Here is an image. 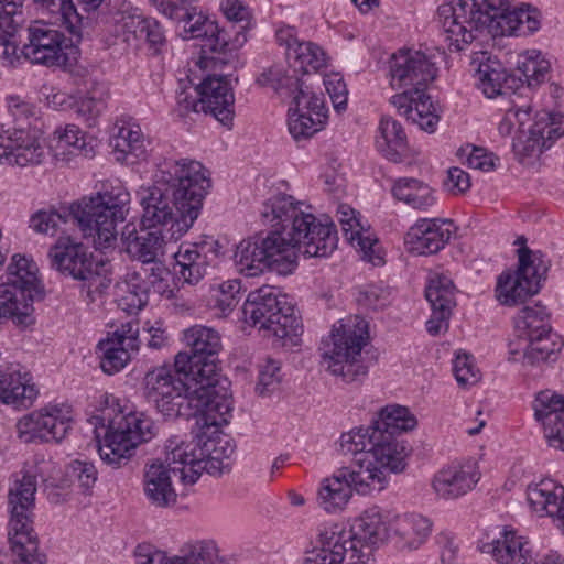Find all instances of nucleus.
<instances>
[{"label":"nucleus","instance_id":"9d476101","mask_svg":"<svg viewBox=\"0 0 564 564\" xmlns=\"http://www.w3.org/2000/svg\"><path fill=\"white\" fill-rule=\"evenodd\" d=\"M35 492V476L24 474L8 494V539L12 552L19 557L15 564H44L46 561L45 554L39 552V539L33 528Z\"/></svg>","mask_w":564,"mask_h":564},{"label":"nucleus","instance_id":"4468645a","mask_svg":"<svg viewBox=\"0 0 564 564\" xmlns=\"http://www.w3.org/2000/svg\"><path fill=\"white\" fill-rule=\"evenodd\" d=\"M47 257L52 269L64 276L84 282L87 296L91 301L96 294H101L108 288L106 279L99 272L101 263L84 243L70 237H61L50 248Z\"/></svg>","mask_w":564,"mask_h":564},{"label":"nucleus","instance_id":"423d86ee","mask_svg":"<svg viewBox=\"0 0 564 564\" xmlns=\"http://www.w3.org/2000/svg\"><path fill=\"white\" fill-rule=\"evenodd\" d=\"M232 406L226 414V422L214 425H203L196 417L198 432L189 442L180 435H173L165 442L169 463H181L180 478L185 485L197 481L203 470L210 475H218L229 466L225 463L235 452L234 445L227 436L220 435V426L228 424Z\"/></svg>","mask_w":564,"mask_h":564},{"label":"nucleus","instance_id":"4be33fe9","mask_svg":"<svg viewBox=\"0 0 564 564\" xmlns=\"http://www.w3.org/2000/svg\"><path fill=\"white\" fill-rule=\"evenodd\" d=\"M29 43L23 45V54L33 64L59 67L67 61L62 44L64 35L45 23L36 22L28 28Z\"/></svg>","mask_w":564,"mask_h":564},{"label":"nucleus","instance_id":"c85d7f7f","mask_svg":"<svg viewBox=\"0 0 564 564\" xmlns=\"http://www.w3.org/2000/svg\"><path fill=\"white\" fill-rule=\"evenodd\" d=\"M387 532L386 522L377 509L365 511L348 530L339 527L343 542H346L350 549L360 550L364 554H367L365 564L370 560L371 546L384 541Z\"/></svg>","mask_w":564,"mask_h":564},{"label":"nucleus","instance_id":"338daca9","mask_svg":"<svg viewBox=\"0 0 564 564\" xmlns=\"http://www.w3.org/2000/svg\"><path fill=\"white\" fill-rule=\"evenodd\" d=\"M241 282L239 280H228L219 285V294L216 299V305L223 313L232 311L241 300Z\"/></svg>","mask_w":564,"mask_h":564},{"label":"nucleus","instance_id":"0eeeda50","mask_svg":"<svg viewBox=\"0 0 564 564\" xmlns=\"http://www.w3.org/2000/svg\"><path fill=\"white\" fill-rule=\"evenodd\" d=\"M186 349L175 356L178 371H189V378L205 384L217 394L218 411L228 413L230 410V381L221 375L219 351L221 341L219 334L209 327L195 325L184 332Z\"/></svg>","mask_w":564,"mask_h":564},{"label":"nucleus","instance_id":"680f3d73","mask_svg":"<svg viewBox=\"0 0 564 564\" xmlns=\"http://www.w3.org/2000/svg\"><path fill=\"white\" fill-rule=\"evenodd\" d=\"M281 379L280 362L268 359L260 369L256 390L260 395H268L279 389Z\"/></svg>","mask_w":564,"mask_h":564},{"label":"nucleus","instance_id":"e2e57ef3","mask_svg":"<svg viewBox=\"0 0 564 564\" xmlns=\"http://www.w3.org/2000/svg\"><path fill=\"white\" fill-rule=\"evenodd\" d=\"M326 91L337 112H341L347 108L348 90L344 78L338 73L328 74L323 79Z\"/></svg>","mask_w":564,"mask_h":564},{"label":"nucleus","instance_id":"79ce46f5","mask_svg":"<svg viewBox=\"0 0 564 564\" xmlns=\"http://www.w3.org/2000/svg\"><path fill=\"white\" fill-rule=\"evenodd\" d=\"M39 9L53 14H59L62 23L69 33L78 40L85 29L89 28L91 20L79 13L70 0H32Z\"/></svg>","mask_w":564,"mask_h":564},{"label":"nucleus","instance_id":"2eb2a0df","mask_svg":"<svg viewBox=\"0 0 564 564\" xmlns=\"http://www.w3.org/2000/svg\"><path fill=\"white\" fill-rule=\"evenodd\" d=\"M518 258L519 267L514 272L505 271L498 276L496 297L503 305H518L535 295L551 265L541 251L525 246L518 250Z\"/></svg>","mask_w":564,"mask_h":564},{"label":"nucleus","instance_id":"f8f14e48","mask_svg":"<svg viewBox=\"0 0 564 564\" xmlns=\"http://www.w3.org/2000/svg\"><path fill=\"white\" fill-rule=\"evenodd\" d=\"M107 420L104 437L97 433L96 438L101 460L113 468L126 465L141 443L150 442L158 434V426L143 412L120 413Z\"/></svg>","mask_w":564,"mask_h":564},{"label":"nucleus","instance_id":"a211bd4d","mask_svg":"<svg viewBox=\"0 0 564 564\" xmlns=\"http://www.w3.org/2000/svg\"><path fill=\"white\" fill-rule=\"evenodd\" d=\"M72 408L66 404L47 405L18 420L17 434L23 443L61 442L72 429Z\"/></svg>","mask_w":564,"mask_h":564},{"label":"nucleus","instance_id":"f03ea898","mask_svg":"<svg viewBox=\"0 0 564 564\" xmlns=\"http://www.w3.org/2000/svg\"><path fill=\"white\" fill-rule=\"evenodd\" d=\"M209 188L210 178L200 162L163 159L153 183L137 192L142 226L167 230L170 238L177 240L197 219Z\"/></svg>","mask_w":564,"mask_h":564},{"label":"nucleus","instance_id":"72a5a7b5","mask_svg":"<svg viewBox=\"0 0 564 564\" xmlns=\"http://www.w3.org/2000/svg\"><path fill=\"white\" fill-rule=\"evenodd\" d=\"M339 223L346 239L362 253V259L376 267L383 264V258L376 251L377 239L365 229L356 210L348 205H339L337 208Z\"/></svg>","mask_w":564,"mask_h":564},{"label":"nucleus","instance_id":"a18cd8bd","mask_svg":"<svg viewBox=\"0 0 564 564\" xmlns=\"http://www.w3.org/2000/svg\"><path fill=\"white\" fill-rule=\"evenodd\" d=\"M300 75L301 73H294V68L284 69L282 66H274L263 72L257 78V83L261 86H270L281 96L293 97L304 85Z\"/></svg>","mask_w":564,"mask_h":564},{"label":"nucleus","instance_id":"6e6552de","mask_svg":"<svg viewBox=\"0 0 564 564\" xmlns=\"http://www.w3.org/2000/svg\"><path fill=\"white\" fill-rule=\"evenodd\" d=\"M130 194L122 186L84 197L69 206V215L85 236H91L97 249L109 248L117 240V225L130 210Z\"/></svg>","mask_w":564,"mask_h":564},{"label":"nucleus","instance_id":"dca6fc26","mask_svg":"<svg viewBox=\"0 0 564 564\" xmlns=\"http://www.w3.org/2000/svg\"><path fill=\"white\" fill-rule=\"evenodd\" d=\"M37 278L32 261L14 254L8 267L7 279L0 283V323L12 319L26 324L33 310Z\"/></svg>","mask_w":564,"mask_h":564},{"label":"nucleus","instance_id":"f704fd0d","mask_svg":"<svg viewBox=\"0 0 564 564\" xmlns=\"http://www.w3.org/2000/svg\"><path fill=\"white\" fill-rule=\"evenodd\" d=\"M397 546L402 551L417 550L425 543L432 531V522L429 518L406 513L398 516L390 525Z\"/></svg>","mask_w":564,"mask_h":564},{"label":"nucleus","instance_id":"f3484780","mask_svg":"<svg viewBox=\"0 0 564 564\" xmlns=\"http://www.w3.org/2000/svg\"><path fill=\"white\" fill-rule=\"evenodd\" d=\"M549 319L545 307L540 304L523 307L514 318L518 337L525 341L523 364L536 366L556 359L563 343L552 333Z\"/></svg>","mask_w":564,"mask_h":564},{"label":"nucleus","instance_id":"ddd939ff","mask_svg":"<svg viewBox=\"0 0 564 564\" xmlns=\"http://www.w3.org/2000/svg\"><path fill=\"white\" fill-rule=\"evenodd\" d=\"M368 338V324L365 319H359L354 326H334L329 337L323 340V365L345 382L359 381L368 372V368L360 361Z\"/></svg>","mask_w":564,"mask_h":564},{"label":"nucleus","instance_id":"6ab92c4d","mask_svg":"<svg viewBox=\"0 0 564 564\" xmlns=\"http://www.w3.org/2000/svg\"><path fill=\"white\" fill-rule=\"evenodd\" d=\"M391 85L394 88H413V93L426 89L436 78L435 63L423 52L401 48L389 61Z\"/></svg>","mask_w":564,"mask_h":564},{"label":"nucleus","instance_id":"20e7f679","mask_svg":"<svg viewBox=\"0 0 564 564\" xmlns=\"http://www.w3.org/2000/svg\"><path fill=\"white\" fill-rule=\"evenodd\" d=\"M143 397L159 413L172 420L198 417L203 425L226 422V414L218 411L217 394L205 384L189 378V371H178L173 366L149 370L142 380Z\"/></svg>","mask_w":564,"mask_h":564},{"label":"nucleus","instance_id":"052dcab7","mask_svg":"<svg viewBox=\"0 0 564 564\" xmlns=\"http://www.w3.org/2000/svg\"><path fill=\"white\" fill-rule=\"evenodd\" d=\"M7 101L9 112L17 124L14 129L31 130V121L36 119L35 106L19 96H9Z\"/></svg>","mask_w":564,"mask_h":564},{"label":"nucleus","instance_id":"cd10ccee","mask_svg":"<svg viewBox=\"0 0 564 564\" xmlns=\"http://www.w3.org/2000/svg\"><path fill=\"white\" fill-rule=\"evenodd\" d=\"M36 130L13 129L8 135H0V164L26 166L40 164L44 159Z\"/></svg>","mask_w":564,"mask_h":564},{"label":"nucleus","instance_id":"4c0bfd02","mask_svg":"<svg viewBox=\"0 0 564 564\" xmlns=\"http://www.w3.org/2000/svg\"><path fill=\"white\" fill-rule=\"evenodd\" d=\"M212 250L213 245L207 242L180 247L175 260L180 267V278L185 283L195 285L203 280L210 267L207 252Z\"/></svg>","mask_w":564,"mask_h":564},{"label":"nucleus","instance_id":"864d4df0","mask_svg":"<svg viewBox=\"0 0 564 564\" xmlns=\"http://www.w3.org/2000/svg\"><path fill=\"white\" fill-rule=\"evenodd\" d=\"M530 128L531 134L542 141V147L550 149L564 134V119L550 112H540Z\"/></svg>","mask_w":564,"mask_h":564},{"label":"nucleus","instance_id":"a19ab883","mask_svg":"<svg viewBox=\"0 0 564 564\" xmlns=\"http://www.w3.org/2000/svg\"><path fill=\"white\" fill-rule=\"evenodd\" d=\"M392 194L395 199L404 202L412 208L423 212L429 210L437 203L434 189L427 184L412 177L397 180L392 187Z\"/></svg>","mask_w":564,"mask_h":564},{"label":"nucleus","instance_id":"49530a36","mask_svg":"<svg viewBox=\"0 0 564 564\" xmlns=\"http://www.w3.org/2000/svg\"><path fill=\"white\" fill-rule=\"evenodd\" d=\"M510 104L498 126L499 133L503 137L510 135L513 131L524 133V126L531 121V102L522 99V93H512Z\"/></svg>","mask_w":564,"mask_h":564},{"label":"nucleus","instance_id":"8fccbe9b","mask_svg":"<svg viewBox=\"0 0 564 564\" xmlns=\"http://www.w3.org/2000/svg\"><path fill=\"white\" fill-rule=\"evenodd\" d=\"M456 288L453 281L444 274H435L431 278L426 289L425 297L431 308L449 311L456 305L455 301Z\"/></svg>","mask_w":564,"mask_h":564},{"label":"nucleus","instance_id":"2f4dec72","mask_svg":"<svg viewBox=\"0 0 564 564\" xmlns=\"http://www.w3.org/2000/svg\"><path fill=\"white\" fill-rule=\"evenodd\" d=\"M480 479V473L474 463L451 466L440 470L432 486L436 495L445 500L457 499L469 492Z\"/></svg>","mask_w":564,"mask_h":564},{"label":"nucleus","instance_id":"f257e3e1","mask_svg":"<svg viewBox=\"0 0 564 564\" xmlns=\"http://www.w3.org/2000/svg\"><path fill=\"white\" fill-rule=\"evenodd\" d=\"M260 215L272 229L242 239L234 253L237 270L246 276H257L264 270L290 274L297 267L300 253L326 258L337 248L335 224L323 223L312 213V206L292 195L271 196L262 204Z\"/></svg>","mask_w":564,"mask_h":564},{"label":"nucleus","instance_id":"5fc2aeb1","mask_svg":"<svg viewBox=\"0 0 564 564\" xmlns=\"http://www.w3.org/2000/svg\"><path fill=\"white\" fill-rule=\"evenodd\" d=\"M326 118L327 115L323 112H316V115L289 112V131L295 140L310 138L323 128Z\"/></svg>","mask_w":564,"mask_h":564},{"label":"nucleus","instance_id":"e433bc0d","mask_svg":"<svg viewBox=\"0 0 564 564\" xmlns=\"http://www.w3.org/2000/svg\"><path fill=\"white\" fill-rule=\"evenodd\" d=\"M37 391L30 384L28 372L10 367L0 371V401L14 408H28L36 398Z\"/></svg>","mask_w":564,"mask_h":564},{"label":"nucleus","instance_id":"58836bf2","mask_svg":"<svg viewBox=\"0 0 564 564\" xmlns=\"http://www.w3.org/2000/svg\"><path fill=\"white\" fill-rule=\"evenodd\" d=\"M121 30L126 35L124 41L130 37L145 41L154 52H159L165 42L164 32L161 24L153 18H145L140 13L133 12L122 15L120 22Z\"/></svg>","mask_w":564,"mask_h":564},{"label":"nucleus","instance_id":"5701e85b","mask_svg":"<svg viewBox=\"0 0 564 564\" xmlns=\"http://www.w3.org/2000/svg\"><path fill=\"white\" fill-rule=\"evenodd\" d=\"M362 551L350 549L343 542L339 527L334 525L321 531L315 544L305 553L303 564H365Z\"/></svg>","mask_w":564,"mask_h":564},{"label":"nucleus","instance_id":"c756f323","mask_svg":"<svg viewBox=\"0 0 564 564\" xmlns=\"http://www.w3.org/2000/svg\"><path fill=\"white\" fill-rule=\"evenodd\" d=\"M534 416L544 429L550 446L564 451V397L555 391H540L533 401Z\"/></svg>","mask_w":564,"mask_h":564},{"label":"nucleus","instance_id":"7c9ffc66","mask_svg":"<svg viewBox=\"0 0 564 564\" xmlns=\"http://www.w3.org/2000/svg\"><path fill=\"white\" fill-rule=\"evenodd\" d=\"M121 239L126 251L142 263L154 262L163 253L166 240H172L167 230L144 226L138 230L133 224L123 227Z\"/></svg>","mask_w":564,"mask_h":564},{"label":"nucleus","instance_id":"9b49d317","mask_svg":"<svg viewBox=\"0 0 564 564\" xmlns=\"http://www.w3.org/2000/svg\"><path fill=\"white\" fill-rule=\"evenodd\" d=\"M352 455V465L337 469L330 477L323 479L318 489V505L327 512L341 510L352 496L381 491L387 486V475L376 465L368 466L367 458L359 452Z\"/></svg>","mask_w":564,"mask_h":564},{"label":"nucleus","instance_id":"13d9d810","mask_svg":"<svg viewBox=\"0 0 564 564\" xmlns=\"http://www.w3.org/2000/svg\"><path fill=\"white\" fill-rule=\"evenodd\" d=\"M64 223L66 217L55 209H41L30 217L29 227L37 234L54 236Z\"/></svg>","mask_w":564,"mask_h":564},{"label":"nucleus","instance_id":"4d7b16f0","mask_svg":"<svg viewBox=\"0 0 564 564\" xmlns=\"http://www.w3.org/2000/svg\"><path fill=\"white\" fill-rule=\"evenodd\" d=\"M289 112L312 113L323 112L327 115L323 97L312 93L307 86H304L292 97Z\"/></svg>","mask_w":564,"mask_h":564},{"label":"nucleus","instance_id":"ea45409f","mask_svg":"<svg viewBox=\"0 0 564 564\" xmlns=\"http://www.w3.org/2000/svg\"><path fill=\"white\" fill-rule=\"evenodd\" d=\"M149 282L141 272L128 273L126 279L117 284L118 306L128 314H137L149 301Z\"/></svg>","mask_w":564,"mask_h":564},{"label":"nucleus","instance_id":"c9c22d12","mask_svg":"<svg viewBox=\"0 0 564 564\" xmlns=\"http://www.w3.org/2000/svg\"><path fill=\"white\" fill-rule=\"evenodd\" d=\"M528 542L517 536L513 531L503 529L500 538L484 543L481 551L491 554L501 564H536L531 551L527 547Z\"/></svg>","mask_w":564,"mask_h":564},{"label":"nucleus","instance_id":"69168bd1","mask_svg":"<svg viewBox=\"0 0 564 564\" xmlns=\"http://www.w3.org/2000/svg\"><path fill=\"white\" fill-rule=\"evenodd\" d=\"M67 475L77 480L84 491H89L98 479L95 465L86 460H74L67 467Z\"/></svg>","mask_w":564,"mask_h":564},{"label":"nucleus","instance_id":"412c9836","mask_svg":"<svg viewBox=\"0 0 564 564\" xmlns=\"http://www.w3.org/2000/svg\"><path fill=\"white\" fill-rule=\"evenodd\" d=\"M184 39H203V50L225 53L240 47L246 41V25L231 24L230 29L219 28L216 21L205 14L198 15L188 26H184Z\"/></svg>","mask_w":564,"mask_h":564},{"label":"nucleus","instance_id":"39448f33","mask_svg":"<svg viewBox=\"0 0 564 564\" xmlns=\"http://www.w3.org/2000/svg\"><path fill=\"white\" fill-rule=\"evenodd\" d=\"M416 425L417 420L408 408L387 405L367 429L359 427L344 433L340 451L344 455L359 452L367 458L368 466L373 464L386 475L400 474L406 468L410 449L399 436L414 430Z\"/></svg>","mask_w":564,"mask_h":564},{"label":"nucleus","instance_id":"1a4fd4ad","mask_svg":"<svg viewBox=\"0 0 564 564\" xmlns=\"http://www.w3.org/2000/svg\"><path fill=\"white\" fill-rule=\"evenodd\" d=\"M242 314L247 323L271 333L283 346L299 345L302 323L288 296L274 286L263 285L250 292Z\"/></svg>","mask_w":564,"mask_h":564},{"label":"nucleus","instance_id":"7ed1b4c3","mask_svg":"<svg viewBox=\"0 0 564 564\" xmlns=\"http://www.w3.org/2000/svg\"><path fill=\"white\" fill-rule=\"evenodd\" d=\"M437 17L448 48L455 51L471 43L477 31L492 36L516 34L521 30L522 18L529 32L540 28L535 9L511 7L508 0H449L438 7Z\"/></svg>","mask_w":564,"mask_h":564},{"label":"nucleus","instance_id":"473e14b6","mask_svg":"<svg viewBox=\"0 0 564 564\" xmlns=\"http://www.w3.org/2000/svg\"><path fill=\"white\" fill-rule=\"evenodd\" d=\"M527 499L533 511L541 516L546 514L558 522L564 532V487L554 481L544 479L531 484L527 489Z\"/></svg>","mask_w":564,"mask_h":564},{"label":"nucleus","instance_id":"de8ad7c7","mask_svg":"<svg viewBox=\"0 0 564 564\" xmlns=\"http://www.w3.org/2000/svg\"><path fill=\"white\" fill-rule=\"evenodd\" d=\"M115 150L122 154V160L134 164L138 160L145 159L147 144L139 126L122 127L116 139ZM118 160H121L118 156Z\"/></svg>","mask_w":564,"mask_h":564},{"label":"nucleus","instance_id":"a878e982","mask_svg":"<svg viewBox=\"0 0 564 564\" xmlns=\"http://www.w3.org/2000/svg\"><path fill=\"white\" fill-rule=\"evenodd\" d=\"M167 453V449L165 448ZM181 463L155 460L145 466L143 490L149 503L155 508H170L175 505L177 494L172 485L171 474L180 475Z\"/></svg>","mask_w":564,"mask_h":564},{"label":"nucleus","instance_id":"c03bdc74","mask_svg":"<svg viewBox=\"0 0 564 564\" xmlns=\"http://www.w3.org/2000/svg\"><path fill=\"white\" fill-rule=\"evenodd\" d=\"M25 22L21 2L0 0V45L17 47V35Z\"/></svg>","mask_w":564,"mask_h":564},{"label":"nucleus","instance_id":"b1692460","mask_svg":"<svg viewBox=\"0 0 564 564\" xmlns=\"http://www.w3.org/2000/svg\"><path fill=\"white\" fill-rule=\"evenodd\" d=\"M471 70L475 73L477 86L487 98L510 95L514 91L516 78L511 76L502 63L488 52H477L471 57Z\"/></svg>","mask_w":564,"mask_h":564},{"label":"nucleus","instance_id":"774afa93","mask_svg":"<svg viewBox=\"0 0 564 564\" xmlns=\"http://www.w3.org/2000/svg\"><path fill=\"white\" fill-rule=\"evenodd\" d=\"M388 290L379 285H367L358 292L357 302L359 305L371 308L380 310L389 304Z\"/></svg>","mask_w":564,"mask_h":564},{"label":"nucleus","instance_id":"603ef678","mask_svg":"<svg viewBox=\"0 0 564 564\" xmlns=\"http://www.w3.org/2000/svg\"><path fill=\"white\" fill-rule=\"evenodd\" d=\"M100 356V368L107 375L119 372L126 367L131 358L132 349L120 345V341H112L110 339L100 340L98 344Z\"/></svg>","mask_w":564,"mask_h":564},{"label":"nucleus","instance_id":"393cba45","mask_svg":"<svg viewBox=\"0 0 564 564\" xmlns=\"http://www.w3.org/2000/svg\"><path fill=\"white\" fill-rule=\"evenodd\" d=\"M279 45L284 46L290 68L301 75L317 72L326 65L324 51L313 42L300 41L293 28H281L275 33Z\"/></svg>","mask_w":564,"mask_h":564},{"label":"nucleus","instance_id":"0e129e2a","mask_svg":"<svg viewBox=\"0 0 564 564\" xmlns=\"http://www.w3.org/2000/svg\"><path fill=\"white\" fill-rule=\"evenodd\" d=\"M550 69L549 62L538 58H528L520 66L519 70L525 78L527 86H521V90H529L530 87L538 86L545 80Z\"/></svg>","mask_w":564,"mask_h":564},{"label":"nucleus","instance_id":"bf43d9fd","mask_svg":"<svg viewBox=\"0 0 564 564\" xmlns=\"http://www.w3.org/2000/svg\"><path fill=\"white\" fill-rule=\"evenodd\" d=\"M59 147H69L70 154H80L85 158L90 156L94 152L91 139L80 131L77 126H66L64 132L59 135Z\"/></svg>","mask_w":564,"mask_h":564},{"label":"nucleus","instance_id":"3c124183","mask_svg":"<svg viewBox=\"0 0 564 564\" xmlns=\"http://www.w3.org/2000/svg\"><path fill=\"white\" fill-rule=\"evenodd\" d=\"M414 94L412 109H408V120L417 124L421 130L434 132L440 121V115L435 106L431 101L430 96L425 95V89Z\"/></svg>","mask_w":564,"mask_h":564},{"label":"nucleus","instance_id":"37998d69","mask_svg":"<svg viewBox=\"0 0 564 564\" xmlns=\"http://www.w3.org/2000/svg\"><path fill=\"white\" fill-rule=\"evenodd\" d=\"M379 133L376 140L378 150L392 162L401 161L402 152L406 149V135L401 124L393 118L382 117Z\"/></svg>","mask_w":564,"mask_h":564},{"label":"nucleus","instance_id":"aec40b11","mask_svg":"<svg viewBox=\"0 0 564 564\" xmlns=\"http://www.w3.org/2000/svg\"><path fill=\"white\" fill-rule=\"evenodd\" d=\"M456 231L452 219H417L404 236L408 250L419 256L435 254L442 250Z\"/></svg>","mask_w":564,"mask_h":564},{"label":"nucleus","instance_id":"09e8293b","mask_svg":"<svg viewBox=\"0 0 564 564\" xmlns=\"http://www.w3.org/2000/svg\"><path fill=\"white\" fill-rule=\"evenodd\" d=\"M162 15L175 22H182L183 28L197 21L203 12L198 10L199 0H149Z\"/></svg>","mask_w":564,"mask_h":564},{"label":"nucleus","instance_id":"6e6d98bb","mask_svg":"<svg viewBox=\"0 0 564 564\" xmlns=\"http://www.w3.org/2000/svg\"><path fill=\"white\" fill-rule=\"evenodd\" d=\"M180 554L189 564H213L217 558V546L212 540L192 541L182 546Z\"/></svg>","mask_w":564,"mask_h":564},{"label":"nucleus","instance_id":"bb28decb","mask_svg":"<svg viewBox=\"0 0 564 564\" xmlns=\"http://www.w3.org/2000/svg\"><path fill=\"white\" fill-rule=\"evenodd\" d=\"M194 91L200 96L203 112L210 113L225 127L232 124L235 96L226 77L209 75Z\"/></svg>","mask_w":564,"mask_h":564}]
</instances>
